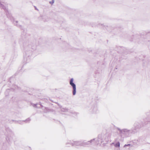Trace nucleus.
<instances>
[{"label":"nucleus","instance_id":"1","mask_svg":"<svg viewBox=\"0 0 150 150\" xmlns=\"http://www.w3.org/2000/svg\"><path fill=\"white\" fill-rule=\"evenodd\" d=\"M90 142L91 143L95 142L97 144H100L102 142V137H99L96 139H93L91 140Z\"/></svg>","mask_w":150,"mask_h":150},{"label":"nucleus","instance_id":"2","mask_svg":"<svg viewBox=\"0 0 150 150\" xmlns=\"http://www.w3.org/2000/svg\"><path fill=\"white\" fill-rule=\"evenodd\" d=\"M74 79L72 78L70 79L69 83L72 86L73 89V94L74 95H75L76 92V86L74 83Z\"/></svg>","mask_w":150,"mask_h":150},{"label":"nucleus","instance_id":"3","mask_svg":"<svg viewBox=\"0 0 150 150\" xmlns=\"http://www.w3.org/2000/svg\"><path fill=\"white\" fill-rule=\"evenodd\" d=\"M74 144L76 146H79L81 145V143L79 142H75Z\"/></svg>","mask_w":150,"mask_h":150},{"label":"nucleus","instance_id":"4","mask_svg":"<svg viewBox=\"0 0 150 150\" xmlns=\"http://www.w3.org/2000/svg\"><path fill=\"white\" fill-rule=\"evenodd\" d=\"M114 146L115 147H119L120 146V143L119 142H118L117 143L114 144Z\"/></svg>","mask_w":150,"mask_h":150},{"label":"nucleus","instance_id":"5","mask_svg":"<svg viewBox=\"0 0 150 150\" xmlns=\"http://www.w3.org/2000/svg\"><path fill=\"white\" fill-rule=\"evenodd\" d=\"M130 146V144H128L127 145H125L124 146V147L127 148V147L128 148H129Z\"/></svg>","mask_w":150,"mask_h":150},{"label":"nucleus","instance_id":"6","mask_svg":"<svg viewBox=\"0 0 150 150\" xmlns=\"http://www.w3.org/2000/svg\"><path fill=\"white\" fill-rule=\"evenodd\" d=\"M126 132L127 133V134H128V135H127V136H128L129 135V134L130 133V131L129 130H126Z\"/></svg>","mask_w":150,"mask_h":150},{"label":"nucleus","instance_id":"7","mask_svg":"<svg viewBox=\"0 0 150 150\" xmlns=\"http://www.w3.org/2000/svg\"><path fill=\"white\" fill-rule=\"evenodd\" d=\"M52 3H54V1L53 0H52Z\"/></svg>","mask_w":150,"mask_h":150}]
</instances>
